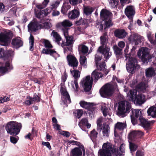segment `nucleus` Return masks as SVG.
I'll return each instance as SVG.
<instances>
[{
  "label": "nucleus",
  "instance_id": "7ed1b4c3",
  "mask_svg": "<svg viewBox=\"0 0 156 156\" xmlns=\"http://www.w3.org/2000/svg\"><path fill=\"white\" fill-rule=\"evenodd\" d=\"M121 156V154L118 150L112 147V144L108 142L104 143L102 146V149L98 152V156Z\"/></svg>",
  "mask_w": 156,
  "mask_h": 156
},
{
  "label": "nucleus",
  "instance_id": "7c9ffc66",
  "mask_svg": "<svg viewBox=\"0 0 156 156\" xmlns=\"http://www.w3.org/2000/svg\"><path fill=\"white\" fill-rule=\"evenodd\" d=\"M155 69L152 67L147 69L145 70V74L146 77H151L154 76L156 74Z\"/></svg>",
  "mask_w": 156,
  "mask_h": 156
},
{
  "label": "nucleus",
  "instance_id": "6e6d98bb",
  "mask_svg": "<svg viewBox=\"0 0 156 156\" xmlns=\"http://www.w3.org/2000/svg\"><path fill=\"white\" fill-rule=\"evenodd\" d=\"M41 28H44L45 29H49L51 26L52 25L50 23L45 22L42 25L41 24Z\"/></svg>",
  "mask_w": 156,
  "mask_h": 156
},
{
  "label": "nucleus",
  "instance_id": "4468645a",
  "mask_svg": "<svg viewBox=\"0 0 156 156\" xmlns=\"http://www.w3.org/2000/svg\"><path fill=\"white\" fill-rule=\"evenodd\" d=\"M131 111L132 114L131 115V119L132 123L134 125L136 123V118H142L141 112L139 109H132Z\"/></svg>",
  "mask_w": 156,
  "mask_h": 156
},
{
  "label": "nucleus",
  "instance_id": "a18cd8bd",
  "mask_svg": "<svg viewBox=\"0 0 156 156\" xmlns=\"http://www.w3.org/2000/svg\"><path fill=\"white\" fill-rule=\"evenodd\" d=\"M86 58L84 56H81L80 59V64L84 67H87V63L86 62Z\"/></svg>",
  "mask_w": 156,
  "mask_h": 156
},
{
  "label": "nucleus",
  "instance_id": "052dcab7",
  "mask_svg": "<svg viewBox=\"0 0 156 156\" xmlns=\"http://www.w3.org/2000/svg\"><path fill=\"white\" fill-rule=\"evenodd\" d=\"M129 148L131 151H134L136 150L137 147L133 143H129Z\"/></svg>",
  "mask_w": 156,
  "mask_h": 156
},
{
  "label": "nucleus",
  "instance_id": "bb28decb",
  "mask_svg": "<svg viewBox=\"0 0 156 156\" xmlns=\"http://www.w3.org/2000/svg\"><path fill=\"white\" fill-rule=\"evenodd\" d=\"M72 25L73 24L72 22L68 20H65L62 22L58 23L56 24V27L57 28H61L62 27L66 28L71 27Z\"/></svg>",
  "mask_w": 156,
  "mask_h": 156
},
{
  "label": "nucleus",
  "instance_id": "5701e85b",
  "mask_svg": "<svg viewBox=\"0 0 156 156\" xmlns=\"http://www.w3.org/2000/svg\"><path fill=\"white\" fill-rule=\"evenodd\" d=\"M101 131L103 136L105 138L108 137L110 133V128L106 124H104L101 128H100Z\"/></svg>",
  "mask_w": 156,
  "mask_h": 156
},
{
  "label": "nucleus",
  "instance_id": "aec40b11",
  "mask_svg": "<svg viewBox=\"0 0 156 156\" xmlns=\"http://www.w3.org/2000/svg\"><path fill=\"white\" fill-rule=\"evenodd\" d=\"M27 100L25 101L24 103L27 105H29L33 104L35 101L38 102L40 101V98L36 94L34 95L33 98L27 97Z\"/></svg>",
  "mask_w": 156,
  "mask_h": 156
},
{
  "label": "nucleus",
  "instance_id": "603ef678",
  "mask_svg": "<svg viewBox=\"0 0 156 156\" xmlns=\"http://www.w3.org/2000/svg\"><path fill=\"white\" fill-rule=\"evenodd\" d=\"M118 2V0H111L109 2L112 8H115L117 6Z\"/></svg>",
  "mask_w": 156,
  "mask_h": 156
},
{
  "label": "nucleus",
  "instance_id": "393cba45",
  "mask_svg": "<svg viewBox=\"0 0 156 156\" xmlns=\"http://www.w3.org/2000/svg\"><path fill=\"white\" fill-rule=\"evenodd\" d=\"M42 52L46 54H49L53 57L56 60L57 58L60 56V55L56 51L52 49H44L42 51Z\"/></svg>",
  "mask_w": 156,
  "mask_h": 156
},
{
  "label": "nucleus",
  "instance_id": "6ab92c4d",
  "mask_svg": "<svg viewBox=\"0 0 156 156\" xmlns=\"http://www.w3.org/2000/svg\"><path fill=\"white\" fill-rule=\"evenodd\" d=\"M62 31L66 40V43H64V46L67 45H71L73 44L74 41L73 37L71 36L68 35V30L66 29H63Z\"/></svg>",
  "mask_w": 156,
  "mask_h": 156
},
{
  "label": "nucleus",
  "instance_id": "bf43d9fd",
  "mask_svg": "<svg viewBox=\"0 0 156 156\" xmlns=\"http://www.w3.org/2000/svg\"><path fill=\"white\" fill-rule=\"evenodd\" d=\"M59 2L56 1L52 3L51 5V9H56L59 4Z\"/></svg>",
  "mask_w": 156,
  "mask_h": 156
},
{
  "label": "nucleus",
  "instance_id": "6e6552de",
  "mask_svg": "<svg viewBox=\"0 0 156 156\" xmlns=\"http://www.w3.org/2000/svg\"><path fill=\"white\" fill-rule=\"evenodd\" d=\"M100 16L101 19L105 21L107 27L112 26V14L110 12L106 9H102L101 11Z\"/></svg>",
  "mask_w": 156,
  "mask_h": 156
},
{
  "label": "nucleus",
  "instance_id": "c756f323",
  "mask_svg": "<svg viewBox=\"0 0 156 156\" xmlns=\"http://www.w3.org/2000/svg\"><path fill=\"white\" fill-rule=\"evenodd\" d=\"M80 12L79 10L74 9L69 12L68 16L69 19L72 20L74 19L79 16Z\"/></svg>",
  "mask_w": 156,
  "mask_h": 156
},
{
  "label": "nucleus",
  "instance_id": "13d9d810",
  "mask_svg": "<svg viewBox=\"0 0 156 156\" xmlns=\"http://www.w3.org/2000/svg\"><path fill=\"white\" fill-rule=\"evenodd\" d=\"M77 112L76 114H77L76 115H75L76 117L79 119L83 115V111L82 110L77 109L76 110Z\"/></svg>",
  "mask_w": 156,
  "mask_h": 156
},
{
  "label": "nucleus",
  "instance_id": "0eeeda50",
  "mask_svg": "<svg viewBox=\"0 0 156 156\" xmlns=\"http://www.w3.org/2000/svg\"><path fill=\"white\" fill-rule=\"evenodd\" d=\"M131 108L129 102L126 101H122L119 103L117 115L120 117H124L126 116V113H129Z\"/></svg>",
  "mask_w": 156,
  "mask_h": 156
},
{
  "label": "nucleus",
  "instance_id": "ea45409f",
  "mask_svg": "<svg viewBox=\"0 0 156 156\" xmlns=\"http://www.w3.org/2000/svg\"><path fill=\"white\" fill-rule=\"evenodd\" d=\"M147 36L148 39L150 42V43L153 45H156V34L155 35V37L156 38L155 40H154L153 39L152 37H153L152 36L151 33L150 32H149L147 33Z\"/></svg>",
  "mask_w": 156,
  "mask_h": 156
},
{
  "label": "nucleus",
  "instance_id": "cd10ccee",
  "mask_svg": "<svg viewBox=\"0 0 156 156\" xmlns=\"http://www.w3.org/2000/svg\"><path fill=\"white\" fill-rule=\"evenodd\" d=\"M101 110L104 116L111 115L110 109L109 107L105 103H103L101 105Z\"/></svg>",
  "mask_w": 156,
  "mask_h": 156
},
{
  "label": "nucleus",
  "instance_id": "f8f14e48",
  "mask_svg": "<svg viewBox=\"0 0 156 156\" xmlns=\"http://www.w3.org/2000/svg\"><path fill=\"white\" fill-rule=\"evenodd\" d=\"M60 91L62 95V100L63 103L66 105L70 103L71 102L70 97L64 86H61Z\"/></svg>",
  "mask_w": 156,
  "mask_h": 156
},
{
  "label": "nucleus",
  "instance_id": "a19ab883",
  "mask_svg": "<svg viewBox=\"0 0 156 156\" xmlns=\"http://www.w3.org/2000/svg\"><path fill=\"white\" fill-rule=\"evenodd\" d=\"M93 11V8L90 6L84 7L83 12L86 15H89L91 14Z\"/></svg>",
  "mask_w": 156,
  "mask_h": 156
},
{
  "label": "nucleus",
  "instance_id": "774afa93",
  "mask_svg": "<svg viewBox=\"0 0 156 156\" xmlns=\"http://www.w3.org/2000/svg\"><path fill=\"white\" fill-rule=\"evenodd\" d=\"M60 134L67 137H69L70 135V133L69 132L66 131H62L61 132Z\"/></svg>",
  "mask_w": 156,
  "mask_h": 156
},
{
  "label": "nucleus",
  "instance_id": "37998d69",
  "mask_svg": "<svg viewBox=\"0 0 156 156\" xmlns=\"http://www.w3.org/2000/svg\"><path fill=\"white\" fill-rule=\"evenodd\" d=\"M100 40L101 43V46H103V47H105V45H106L108 40L105 34L104 35L100 37Z\"/></svg>",
  "mask_w": 156,
  "mask_h": 156
},
{
  "label": "nucleus",
  "instance_id": "4be33fe9",
  "mask_svg": "<svg viewBox=\"0 0 156 156\" xmlns=\"http://www.w3.org/2000/svg\"><path fill=\"white\" fill-rule=\"evenodd\" d=\"M144 135L143 133L139 131H133L129 135V139L133 140L135 139L139 138Z\"/></svg>",
  "mask_w": 156,
  "mask_h": 156
},
{
  "label": "nucleus",
  "instance_id": "f257e3e1",
  "mask_svg": "<svg viewBox=\"0 0 156 156\" xmlns=\"http://www.w3.org/2000/svg\"><path fill=\"white\" fill-rule=\"evenodd\" d=\"M103 76V75L101 73L98 72V70H95L92 73L91 77L90 76H87L85 78H83L81 80V84L84 91L87 92L91 90L93 78L97 81L101 78Z\"/></svg>",
  "mask_w": 156,
  "mask_h": 156
},
{
  "label": "nucleus",
  "instance_id": "09e8293b",
  "mask_svg": "<svg viewBox=\"0 0 156 156\" xmlns=\"http://www.w3.org/2000/svg\"><path fill=\"white\" fill-rule=\"evenodd\" d=\"M113 49L116 55H119L121 54L122 49L119 48L116 45L114 46Z\"/></svg>",
  "mask_w": 156,
  "mask_h": 156
},
{
  "label": "nucleus",
  "instance_id": "f03ea898",
  "mask_svg": "<svg viewBox=\"0 0 156 156\" xmlns=\"http://www.w3.org/2000/svg\"><path fill=\"white\" fill-rule=\"evenodd\" d=\"M129 47L127 45L124 50L125 56L126 58V60L128 59V62L126 65V67L127 71L131 73L135 69H138L140 66L137 64V61L134 57H132L131 52L128 53Z\"/></svg>",
  "mask_w": 156,
  "mask_h": 156
},
{
  "label": "nucleus",
  "instance_id": "864d4df0",
  "mask_svg": "<svg viewBox=\"0 0 156 156\" xmlns=\"http://www.w3.org/2000/svg\"><path fill=\"white\" fill-rule=\"evenodd\" d=\"M102 57L101 55H99L98 53L97 54L95 55V61L96 66H98V61H100L102 59Z\"/></svg>",
  "mask_w": 156,
  "mask_h": 156
},
{
  "label": "nucleus",
  "instance_id": "c85d7f7f",
  "mask_svg": "<svg viewBox=\"0 0 156 156\" xmlns=\"http://www.w3.org/2000/svg\"><path fill=\"white\" fill-rule=\"evenodd\" d=\"M115 36L119 38H123L126 37L127 33L124 30H116L114 32Z\"/></svg>",
  "mask_w": 156,
  "mask_h": 156
},
{
  "label": "nucleus",
  "instance_id": "e433bc0d",
  "mask_svg": "<svg viewBox=\"0 0 156 156\" xmlns=\"http://www.w3.org/2000/svg\"><path fill=\"white\" fill-rule=\"evenodd\" d=\"M126 123L125 122H117L115 125V129L119 130H123L126 127Z\"/></svg>",
  "mask_w": 156,
  "mask_h": 156
},
{
  "label": "nucleus",
  "instance_id": "c03bdc74",
  "mask_svg": "<svg viewBox=\"0 0 156 156\" xmlns=\"http://www.w3.org/2000/svg\"><path fill=\"white\" fill-rule=\"evenodd\" d=\"M49 0H44V1L41 4L38 5H36V7L39 9H42L47 6Z\"/></svg>",
  "mask_w": 156,
  "mask_h": 156
},
{
  "label": "nucleus",
  "instance_id": "423d86ee",
  "mask_svg": "<svg viewBox=\"0 0 156 156\" xmlns=\"http://www.w3.org/2000/svg\"><path fill=\"white\" fill-rule=\"evenodd\" d=\"M117 88V85L115 83H107L100 90V94L102 97L105 98L111 96Z\"/></svg>",
  "mask_w": 156,
  "mask_h": 156
},
{
  "label": "nucleus",
  "instance_id": "20e7f679",
  "mask_svg": "<svg viewBox=\"0 0 156 156\" xmlns=\"http://www.w3.org/2000/svg\"><path fill=\"white\" fill-rule=\"evenodd\" d=\"M21 128L22 125L20 123L13 121L8 122L5 126L7 133L12 136L18 134Z\"/></svg>",
  "mask_w": 156,
  "mask_h": 156
},
{
  "label": "nucleus",
  "instance_id": "72a5a7b5",
  "mask_svg": "<svg viewBox=\"0 0 156 156\" xmlns=\"http://www.w3.org/2000/svg\"><path fill=\"white\" fill-rule=\"evenodd\" d=\"M147 113L148 115L153 118H156V107L152 106L148 108Z\"/></svg>",
  "mask_w": 156,
  "mask_h": 156
},
{
  "label": "nucleus",
  "instance_id": "2eb2a0df",
  "mask_svg": "<svg viewBox=\"0 0 156 156\" xmlns=\"http://www.w3.org/2000/svg\"><path fill=\"white\" fill-rule=\"evenodd\" d=\"M135 9L134 7L132 5H129L127 6L125 9V15L131 20L132 21L133 17L135 14Z\"/></svg>",
  "mask_w": 156,
  "mask_h": 156
},
{
  "label": "nucleus",
  "instance_id": "5fc2aeb1",
  "mask_svg": "<svg viewBox=\"0 0 156 156\" xmlns=\"http://www.w3.org/2000/svg\"><path fill=\"white\" fill-rule=\"evenodd\" d=\"M88 122V119L86 118H83L82 119L81 121L80 122L79 125L80 127L82 126H85Z\"/></svg>",
  "mask_w": 156,
  "mask_h": 156
},
{
  "label": "nucleus",
  "instance_id": "4c0bfd02",
  "mask_svg": "<svg viewBox=\"0 0 156 156\" xmlns=\"http://www.w3.org/2000/svg\"><path fill=\"white\" fill-rule=\"evenodd\" d=\"M71 85L73 90L76 92L78 91L79 86L77 80H74L73 81H72L71 82Z\"/></svg>",
  "mask_w": 156,
  "mask_h": 156
},
{
  "label": "nucleus",
  "instance_id": "79ce46f5",
  "mask_svg": "<svg viewBox=\"0 0 156 156\" xmlns=\"http://www.w3.org/2000/svg\"><path fill=\"white\" fill-rule=\"evenodd\" d=\"M70 72L73 76L74 78V80H77L79 78L80 76V73L77 70H70Z\"/></svg>",
  "mask_w": 156,
  "mask_h": 156
},
{
  "label": "nucleus",
  "instance_id": "e2e57ef3",
  "mask_svg": "<svg viewBox=\"0 0 156 156\" xmlns=\"http://www.w3.org/2000/svg\"><path fill=\"white\" fill-rule=\"evenodd\" d=\"M44 46L46 48H52V46L50 44V42L47 40H44Z\"/></svg>",
  "mask_w": 156,
  "mask_h": 156
},
{
  "label": "nucleus",
  "instance_id": "a878e982",
  "mask_svg": "<svg viewBox=\"0 0 156 156\" xmlns=\"http://www.w3.org/2000/svg\"><path fill=\"white\" fill-rule=\"evenodd\" d=\"M12 65L9 62H6L5 67H0V73L4 74L12 69Z\"/></svg>",
  "mask_w": 156,
  "mask_h": 156
},
{
  "label": "nucleus",
  "instance_id": "f3484780",
  "mask_svg": "<svg viewBox=\"0 0 156 156\" xmlns=\"http://www.w3.org/2000/svg\"><path fill=\"white\" fill-rule=\"evenodd\" d=\"M129 41L130 43L135 45L140 42V36L137 34H133L128 38Z\"/></svg>",
  "mask_w": 156,
  "mask_h": 156
},
{
  "label": "nucleus",
  "instance_id": "2f4dec72",
  "mask_svg": "<svg viewBox=\"0 0 156 156\" xmlns=\"http://www.w3.org/2000/svg\"><path fill=\"white\" fill-rule=\"evenodd\" d=\"M147 87L146 83L141 82L138 84L136 87V89L139 92H144Z\"/></svg>",
  "mask_w": 156,
  "mask_h": 156
},
{
  "label": "nucleus",
  "instance_id": "473e14b6",
  "mask_svg": "<svg viewBox=\"0 0 156 156\" xmlns=\"http://www.w3.org/2000/svg\"><path fill=\"white\" fill-rule=\"evenodd\" d=\"M50 11H51L49 9H45L41 11L40 12L37 14L36 13V15L37 18H41L44 16L47 15L50 13Z\"/></svg>",
  "mask_w": 156,
  "mask_h": 156
},
{
  "label": "nucleus",
  "instance_id": "69168bd1",
  "mask_svg": "<svg viewBox=\"0 0 156 156\" xmlns=\"http://www.w3.org/2000/svg\"><path fill=\"white\" fill-rule=\"evenodd\" d=\"M18 137L17 138H15L13 136L10 137V140L11 142L13 144L16 143L18 141Z\"/></svg>",
  "mask_w": 156,
  "mask_h": 156
},
{
  "label": "nucleus",
  "instance_id": "b1692460",
  "mask_svg": "<svg viewBox=\"0 0 156 156\" xmlns=\"http://www.w3.org/2000/svg\"><path fill=\"white\" fill-rule=\"evenodd\" d=\"M12 44L13 48H18L23 46V42L20 37H17L12 40Z\"/></svg>",
  "mask_w": 156,
  "mask_h": 156
},
{
  "label": "nucleus",
  "instance_id": "f704fd0d",
  "mask_svg": "<svg viewBox=\"0 0 156 156\" xmlns=\"http://www.w3.org/2000/svg\"><path fill=\"white\" fill-rule=\"evenodd\" d=\"M140 121L141 126L146 129H148L150 126L151 122L148 121L145 119L144 118H140Z\"/></svg>",
  "mask_w": 156,
  "mask_h": 156
},
{
  "label": "nucleus",
  "instance_id": "1a4fd4ad",
  "mask_svg": "<svg viewBox=\"0 0 156 156\" xmlns=\"http://www.w3.org/2000/svg\"><path fill=\"white\" fill-rule=\"evenodd\" d=\"M148 48L146 47H142L140 48L137 53L138 56L144 62H148L151 58L149 54Z\"/></svg>",
  "mask_w": 156,
  "mask_h": 156
},
{
  "label": "nucleus",
  "instance_id": "49530a36",
  "mask_svg": "<svg viewBox=\"0 0 156 156\" xmlns=\"http://www.w3.org/2000/svg\"><path fill=\"white\" fill-rule=\"evenodd\" d=\"M79 49L83 53H87L88 51V48L84 45H81L79 46Z\"/></svg>",
  "mask_w": 156,
  "mask_h": 156
},
{
  "label": "nucleus",
  "instance_id": "39448f33",
  "mask_svg": "<svg viewBox=\"0 0 156 156\" xmlns=\"http://www.w3.org/2000/svg\"><path fill=\"white\" fill-rule=\"evenodd\" d=\"M127 96V97L129 98L130 100L132 101L137 105H142L146 101L145 96L141 94L136 95V91L135 90H130Z\"/></svg>",
  "mask_w": 156,
  "mask_h": 156
},
{
  "label": "nucleus",
  "instance_id": "dca6fc26",
  "mask_svg": "<svg viewBox=\"0 0 156 156\" xmlns=\"http://www.w3.org/2000/svg\"><path fill=\"white\" fill-rule=\"evenodd\" d=\"M51 35L53 37L54 40L58 44L61 45L62 47H64V43L62 40L61 37L57 32L54 30H53L51 34Z\"/></svg>",
  "mask_w": 156,
  "mask_h": 156
},
{
  "label": "nucleus",
  "instance_id": "ddd939ff",
  "mask_svg": "<svg viewBox=\"0 0 156 156\" xmlns=\"http://www.w3.org/2000/svg\"><path fill=\"white\" fill-rule=\"evenodd\" d=\"M83 153V155L85 153L84 146L75 147L71 150L70 156H82Z\"/></svg>",
  "mask_w": 156,
  "mask_h": 156
},
{
  "label": "nucleus",
  "instance_id": "de8ad7c7",
  "mask_svg": "<svg viewBox=\"0 0 156 156\" xmlns=\"http://www.w3.org/2000/svg\"><path fill=\"white\" fill-rule=\"evenodd\" d=\"M70 8V5L66 4L63 5L62 8V13L63 14H65Z\"/></svg>",
  "mask_w": 156,
  "mask_h": 156
},
{
  "label": "nucleus",
  "instance_id": "412c9836",
  "mask_svg": "<svg viewBox=\"0 0 156 156\" xmlns=\"http://www.w3.org/2000/svg\"><path fill=\"white\" fill-rule=\"evenodd\" d=\"M67 59L70 66L73 67L74 68L77 66L78 62L76 58L74 56L69 55L67 56Z\"/></svg>",
  "mask_w": 156,
  "mask_h": 156
},
{
  "label": "nucleus",
  "instance_id": "9d476101",
  "mask_svg": "<svg viewBox=\"0 0 156 156\" xmlns=\"http://www.w3.org/2000/svg\"><path fill=\"white\" fill-rule=\"evenodd\" d=\"M12 33L9 30L5 31L0 34V45H5L12 37Z\"/></svg>",
  "mask_w": 156,
  "mask_h": 156
},
{
  "label": "nucleus",
  "instance_id": "9b49d317",
  "mask_svg": "<svg viewBox=\"0 0 156 156\" xmlns=\"http://www.w3.org/2000/svg\"><path fill=\"white\" fill-rule=\"evenodd\" d=\"M97 51L102 54L104 56L105 60L107 61L112 55V52L110 51V47L105 45V47L103 46H100L98 48Z\"/></svg>",
  "mask_w": 156,
  "mask_h": 156
},
{
  "label": "nucleus",
  "instance_id": "0e129e2a",
  "mask_svg": "<svg viewBox=\"0 0 156 156\" xmlns=\"http://www.w3.org/2000/svg\"><path fill=\"white\" fill-rule=\"evenodd\" d=\"M9 99L7 97H4L3 98H0V103H2L5 102H6L9 101Z\"/></svg>",
  "mask_w": 156,
  "mask_h": 156
},
{
  "label": "nucleus",
  "instance_id": "c9c22d12",
  "mask_svg": "<svg viewBox=\"0 0 156 156\" xmlns=\"http://www.w3.org/2000/svg\"><path fill=\"white\" fill-rule=\"evenodd\" d=\"M106 64L104 62L100 63L98 66V67L100 71L104 72L105 75H107L109 72V70L106 69Z\"/></svg>",
  "mask_w": 156,
  "mask_h": 156
},
{
  "label": "nucleus",
  "instance_id": "4d7b16f0",
  "mask_svg": "<svg viewBox=\"0 0 156 156\" xmlns=\"http://www.w3.org/2000/svg\"><path fill=\"white\" fill-rule=\"evenodd\" d=\"M82 0H69V2L70 4L73 5H77L81 3Z\"/></svg>",
  "mask_w": 156,
  "mask_h": 156
},
{
  "label": "nucleus",
  "instance_id": "58836bf2",
  "mask_svg": "<svg viewBox=\"0 0 156 156\" xmlns=\"http://www.w3.org/2000/svg\"><path fill=\"white\" fill-rule=\"evenodd\" d=\"M80 104L81 107L85 109H89L92 105V103L83 101H80Z\"/></svg>",
  "mask_w": 156,
  "mask_h": 156
},
{
  "label": "nucleus",
  "instance_id": "a211bd4d",
  "mask_svg": "<svg viewBox=\"0 0 156 156\" xmlns=\"http://www.w3.org/2000/svg\"><path fill=\"white\" fill-rule=\"evenodd\" d=\"M28 30L29 31H35L41 28V24L37 22L34 21L30 22L28 25Z\"/></svg>",
  "mask_w": 156,
  "mask_h": 156
},
{
  "label": "nucleus",
  "instance_id": "8fccbe9b",
  "mask_svg": "<svg viewBox=\"0 0 156 156\" xmlns=\"http://www.w3.org/2000/svg\"><path fill=\"white\" fill-rule=\"evenodd\" d=\"M34 39L33 36L31 34L29 37V43L30 44V50L31 51H32L33 50V48L34 44Z\"/></svg>",
  "mask_w": 156,
  "mask_h": 156
},
{
  "label": "nucleus",
  "instance_id": "680f3d73",
  "mask_svg": "<svg viewBox=\"0 0 156 156\" xmlns=\"http://www.w3.org/2000/svg\"><path fill=\"white\" fill-rule=\"evenodd\" d=\"M70 143L71 144H72L73 145H75L77 146V147H80L82 146H84L80 142L75 141L74 140H71L70 141Z\"/></svg>",
  "mask_w": 156,
  "mask_h": 156
},
{
  "label": "nucleus",
  "instance_id": "338daca9",
  "mask_svg": "<svg viewBox=\"0 0 156 156\" xmlns=\"http://www.w3.org/2000/svg\"><path fill=\"white\" fill-rule=\"evenodd\" d=\"M118 45L120 48L122 49L124 47L125 44L124 42L121 41L118 42Z\"/></svg>",
  "mask_w": 156,
  "mask_h": 156
},
{
  "label": "nucleus",
  "instance_id": "3c124183",
  "mask_svg": "<svg viewBox=\"0 0 156 156\" xmlns=\"http://www.w3.org/2000/svg\"><path fill=\"white\" fill-rule=\"evenodd\" d=\"M98 134V133L94 129L91 132L90 136L93 141L94 139H95L97 137Z\"/></svg>",
  "mask_w": 156,
  "mask_h": 156
}]
</instances>
